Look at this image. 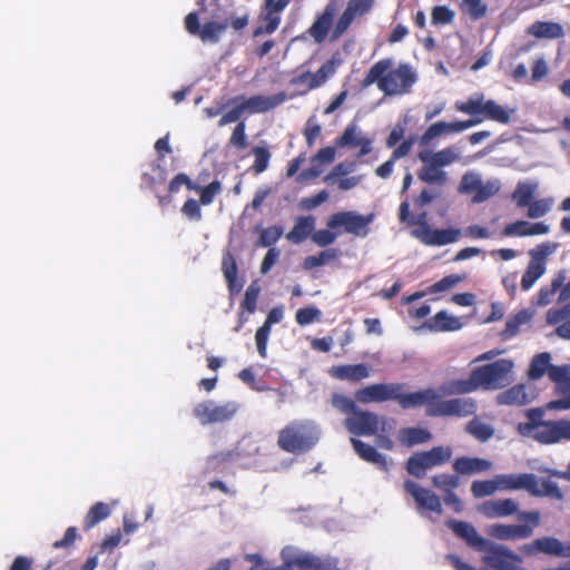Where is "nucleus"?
<instances>
[{
    "instance_id": "a878e982",
    "label": "nucleus",
    "mask_w": 570,
    "mask_h": 570,
    "mask_svg": "<svg viewBox=\"0 0 570 570\" xmlns=\"http://www.w3.org/2000/svg\"><path fill=\"white\" fill-rule=\"evenodd\" d=\"M492 462L483 458L459 456L453 462V470L459 475L483 473L492 469Z\"/></svg>"
},
{
    "instance_id": "4468645a",
    "label": "nucleus",
    "mask_w": 570,
    "mask_h": 570,
    "mask_svg": "<svg viewBox=\"0 0 570 570\" xmlns=\"http://www.w3.org/2000/svg\"><path fill=\"white\" fill-rule=\"evenodd\" d=\"M403 489L413 498L419 512L424 510L436 514L443 513L442 500L432 490L421 487L413 480H405Z\"/></svg>"
},
{
    "instance_id": "0e129e2a",
    "label": "nucleus",
    "mask_w": 570,
    "mask_h": 570,
    "mask_svg": "<svg viewBox=\"0 0 570 570\" xmlns=\"http://www.w3.org/2000/svg\"><path fill=\"white\" fill-rule=\"evenodd\" d=\"M338 230H333V229H320V230H316L312 234V240L317 244L318 246L321 247H325V246H328L331 244H333L337 236H338Z\"/></svg>"
},
{
    "instance_id": "2f4dec72",
    "label": "nucleus",
    "mask_w": 570,
    "mask_h": 570,
    "mask_svg": "<svg viewBox=\"0 0 570 570\" xmlns=\"http://www.w3.org/2000/svg\"><path fill=\"white\" fill-rule=\"evenodd\" d=\"M335 13L334 4H327L324 12L316 19L309 28V35L316 42H322L326 38Z\"/></svg>"
},
{
    "instance_id": "f8f14e48",
    "label": "nucleus",
    "mask_w": 570,
    "mask_h": 570,
    "mask_svg": "<svg viewBox=\"0 0 570 570\" xmlns=\"http://www.w3.org/2000/svg\"><path fill=\"white\" fill-rule=\"evenodd\" d=\"M375 217L374 213L362 215L354 210L337 212L327 219V227L338 230V234L346 233L364 238L370 234V225L374 222Z\"/></svg>"
},
{
    "instance_id": "f704fd0d",
    "label": "nucleus",
    "mask_w": 570,
    "mask_h": 570,
    "mask_svg": "<svg viewBox=\"0 0 570 570\" xmlns=\"http://www.w3.org/2000/svg\"><path fill=\"white\" fill-rule=\"evenodd\" d=\"M478 382L473 379V371L466 380H453L443 384L440 393L443 395L468 394L479 390Z\"/></svg>"
},
{
    "instance_id": "69168bd1",
    "label": "nucleus",
    "mask_w": 570,
    "mask_h": 570,
    "mask_svg": "<svg viewBox=\"0 0 570 570\" xmlns=\"http://www.w3.org/2000/svg\"><path fill=\"white\" fill-rule=\"evenodd\" d=\"M551 200L549 199H538L534 202H531L530 205H528V217L530 218H540L543 217L551 208Z\"/></svg>"
},
{
    "instance_id": "4d7b16f0",
    "label": "nucleus",
    "mask_w": 570,
    "mask_h": 570,
    "mask_svg": "<svg viewBox=\"0 0 570 570\" xmlns=\"http://www.w3.org/2000/svg\"><path fill=\"white\" fill-rule=\"evenodd\" d=\"M481 181V176L478 173H465L461 179L459 191L461 194H471L473 191L475 193L478 187H480Z\"/></svg>"
},
{
    "instance_id": "79ce46f5",
    "label": "nucleus",
    "mask_w": 570,
    "mask_h": 570,
    "mask_svg": "<svg viewBox=\"0 0 570 570\" xmlns=\"http://www.w3.org/2000/svg\"><path fill=\"white\" fill-rule=\"evenodd\" d=\"M419 178L426 184L443 185L446 183V173L432 161L424 163V167L417 174Z\"/></svg>"
},
{
    "instance_id": "052dcab7",
    "label": "nucleus",
    "mask_w": 570,
    "mask_h": 570,
    "mask_svg": "<svg viewBox=\"0 0 570 570\" xmlns=\"http://www.w3.org/2000/svg\"><path fill=\"white\" fill-rule=\"evenodd\" d=\"M331 403L335 409L344 414L353 415L358 409L352 399L342 394H333Z\"/></svg>"
},
{
    "instance_id": "20e7f679",
    "label": "nucleus",
    "mask_w": 570,
    "mask_h": 570,
    "mask_svg": "<svg viewBox=\"0 0 570 570\" xmlns=\"http://www.w3.org/2000/svg\"><path fill=\"white\" fill-rule=\"evenodd\" d=\"M321 439V429L313 420H294L279 432L277 445L287 453L299 454L311 451Z\"/></svg>"
},
{
    "instance_id": "bb28decb",
    "label": "nucleus",
    "mask_w": 570,
    "mask_h": 570,
    "mask_svg": "<svg viewBox=\"0 0 570 570\" xmlns=\"http://www.w3.org/2000/svg\"><path fill=\"white\" fill-rule=\"evenodd\" d=\"M330 374L338 380L357 382L370 376V368L366 364H348L333 366Z\"/></svg>"
},
{
    "instance_id": "0eeeda50",
    "label": "nucleus",
    "mask_w": 570,
    "mask_h": 570,
    "mask_svg": "<svg viewBox=\"0 0 570 570\" xmlns=\"http://www.w3.org/2000/svg\"><path fill=\"white\" fill-rule=\"evenodd\" d=\"M518 520L523 523H494L488 527L487 533L501 541L528 539L533 535L534 529L541 524V513L538 510L521 511L518 513Z\"/></svg>"
},
{
    "instance_id": "de8ad7c7",
    "label": "nucleus",
    "mask_w": 570,
    "mask_h": 570,
    "mask_svg": "<svg viewBox=\"0 0 570 570\" xmlns=\"http://www.w3.org/2000/svg\"><path fill=\"white\" fill-rule=\"evenodd\" d=\"M530 318L531 315L527 311L519 312L507 321L505 328L501 332V337L509 340L515 336L520 331V326L529 322Z\"/></svg>"
},
{
    "instance_id": "1a4fd4ad",
    "label": "nucleus",
    "mask_w": 570,
    "mask_h": 570,
    "mask_svg": "<svg viewBox=\"0 0 570 570\" xmlns=\"http://www.w3.org/2000/svg\"><path fill=\"white\" fill-rule=\"evenodd\" d=\"M513 362L508 358H501L495 362L475 367L473 379L479 387L483 390H500L512 382Z\"/></svg>"
},
{
    "instance_id": "423d86ee",
    "label": "nucleus",
    "mask_w": 570,
    "mask_h": 570,
    "mask_svg": "<svg viewBox=\"0 0 570 570\" xmlns=\"http://www.w3.org/2000/svg\"><path fill=\"white\" fill-rule=\"evenodd\" d=\"M423 391L432 392V395L423 402L426 405V415L430 417H468L474 415L478 406L472 397H455L441 400L442 394L433 389L428 387Z\"/></svg>"
},
{
    "instance_id": "dca6fc26",
    "label": "nucleus",
    "mask_w": 570,
    "mask_h": 570,
    "mask_svg": "<svg viewBox=\"0 0 570 570\" xmlns=\"http://www.w3.org/2000/svg\"><path fill=\"white\" fill-rule=\"evenodd\" d=\"M380 416L373 412L357 409L345 419L344 425L354 435H375L379 432Z\"/></svg>"
},
{
    "instance_id": "72a5a7b5",
    "label": "nucleus",
    "mask_w": 570,
    "mask_h": 570,
    "mask_svg": "<svg viewBox=\"0 0 570 570\" xmlns=\"http://www.w3.org/2000/svg\"><path fill=\"white\" fill-rule=\"evenodd\" d=\"M529 33L540 39H558L564 36L562 26L551 21H537L532 23L529 28Z\"/></svg>"
},
{
    "instance_id": "7c9ffc66",
    "label": "nucleus",
    "mask_w": 570,
    "mask_h": 570,
    "mask_svg": "<svg viewBox=\"0 0 570 570\" xmlns=\"http://www.w3.org/2000/svg\"><path fill=\"white\" fill-rule=\"evenodd\" d=\"M399 442L406 446L424 444L432 440V433L423 428H403L397 433Z\"/></svg>"
},
{
    "instance_id": "6e6d98bb",
    "label": "nucleus",
    "mask_w": 570,
    "mask_h": 570,
    "mask_svg": "<svg viewBox=\"0 0 570 570\" xmlns=\"http://www.w3.org/2000/svg\"><path fill=\"white\" fill-rule=\"evenodd\" d=\"M465 279V275L451 274L430 286V293H440L453 288Z\"/></svg>"
},
{
    "instance_id": "9d476101",
    "label": "nucleus",
    "mask_w": 570,
    "mask_h": 570,
    "mask_svg": "<svg viewBox=\"0 0 570 570\" xmlns=\"http://www.w3.org/2000/svg\"><path fill=\"white\" fill-rule=\"evenodd\" d=\"M453 454L450 445L433 446L429 451L415 452L405 462L406 472L416 478L425 476L426 471L448 463Z\"/></svg>"
},
{
    "instance_id": "864d4df0",
    "label": "nucleus",
    "mask_w": 570,
    "mask_h": 570,
    "mask_svg": "<svg viewBox=\"0 0 570 570\" xmlns=\"http://www.w3.org/2000/svg\"><path fill=\"white\" fill-rule=\"evenodd\" d=\"M546 321L549 325H557L570 321V302L561 307H552L547 312Z\"/></svg>"
},
{
    "instance_id": "4be33fe9",
    "label": "nucleus",
    "mask_w": 570,
    "mask_h": 570,
    "mask_svg": "<svg viewBox=\"0 0 570 570\" xmlns=\"http://www.w3.org/2000/svg\"><path fill=\"white\" fill-rule=\"evenodd\" d=\"M351 443L355 453L365 462L376 465L380 470L389 472L392 460L380 453L373 445L363 442L360 439L352 438Z\"/></svg>"
},
{
    "instance_id": "cd10ccee",
    "label": "nucleus",
    "mask_w": 570,
    "mask_h": 570,
    "mask_svg": "<svg viewBox=\"0 0 570 570\" xmlns=\"http://www.w3.org/2000/svg\"><path fill=\"white\" fill-rule=\"evenodd\" d=\"M222 272L227 282L229 292L239 293L243 288V283L237 279L238 266L230 252H225L223 255Z\"/></svg>"
},
{
    "instance_id": "b1692460",
    "label": "nucleus",
    "mask_w": 570,
    "mask_h": 570,
    "mask_svg": "<svg viewBox=\"0 0 570 570\" xmlns=\"http://www.w3.org/2000/svg\"><path fill=\"white\" fill-rule=\"evenodd\" d=\"M535 394L525 384H517L497 395L500 405L523 406L531 403Z\"/></svg>"
},
{
    "instance_id": "58836bf2",
    "label": "nucleus",
    "mask_w": 570,
    "mask_h": 570,
    "mask_svg": "<svg viewBox=\"0 0 570 570\" xmlns=\"http://www.w3.org/2000/svg\"><path fill=\"white\" fill-rule=\"evenodd\" d=\"M228 28V20L223 22L208 21L202 27L199 38L203 42L217 43Z\"/></svg>"
},
{
    "instance_id": "3c124183",
    "label": "nucleus",
    "mask_w": 570,
    "mask_h": 570,
    "mask_svg": "<svg viewBox=\"0 0 570 570\" xmlns=\"http://www.w3.org/2000/svg\"><path fill=\"white\" fill-rule=\"evenodd\" d=\"M110 514L109 507L104 502H98L92 505L85 519V527L90 529L95 527L98 522L106 519Z\"/></svg>"
},
{
    "instance_id": "774afa93",
    "label": "nucleus",
    "mask_w": 570,
    "mask_h": 570,
    "mask_svg": "<svg viewBox=\"0 0 570 570\" xmlns=\"http://www.w3.org/2000/svg\"><path fill=\"white\" fill-rule=\"evenodd\" d=\"M549 379L556 384V386L562 384L570 377L569 365H551L548 373Z\"/></svg>"
},
{
    "instance_id": "c9c22d12",
    "label": "nucleus",
    "mask_w": 570,
    "mask_h": 570,
    "mask_svg": "<svg viewBox=\"0 0 570 570\" xmlns=\"http://www.w3.org/2000/svg\"><path fill=\"white\" fill-rule=\"evenodd\" d=\"M465 432L473 436L479 442H488L494 435V428L483 422L480 417L475 416L471 421H469L465 425Z\"/></svg>"
},
{
    "instance_id": "5701e85b",
    "label": "nucleus",
    "mask_w": 570,
    "mask_h": 570,
    "mask_svg": "<svg viewBox=\"0 0 570 570\" xmlns=\"http://www.w3.org/2000/svg\"><path fill=\"white\" fill-rule=\"evenodd\" d=\"M478 510L489 519L507 518L520 512L518 502L510 498L485 501Z\"/></svg>"
},
{
    "instance_id": "c03bdc74",
    "label": "nucleus",
    "mask_w": 570,
    "mask_h": 570,
    "mask_svg": "<svg viewBox=\"0 0 570 570\" xmlns=\"http://www.w3.org/2000/svg\"><path fill=\"white\" fill-rule=\"evenodd\" d=\"M432 485L440 490L441 492H450L460 487L461 480L460 475L455 472V474L450 473H439L432 476L431 479Z\"/></svg>"
},
{
    "instance_id": "f257e3e1",
    "label": "nucleus",
    "mask_w": 570,
    "mask_h": 570,
    "mask_svg": "<svg viewBox=\"0 0 570 570\" xmlns=\"http://www.w3.org/2000/svg\"><path fill=\"white\" fill-rule=\"evenodd\" d=\"M393 63L392 58L375 62L362 80V88L376 83L385 96H402L411 92L417 81L416 70L407 62H402L392 69Z\"/></svg>"
},
{
    "instance_id": "13d9d810",
    "label": "nucleus",
    "mask_w": 570,
    "mask_h": 570,
    "mask_svg": "<svg viewBox=\"0 0 570 570\" xmlns=\"http://www.w3.org/2000/svg\"><path fill=\"white\" fill-rule=\"evenodd\" d=\"M356 164L354 161L351 163H340L333 167V169L324 177V181L326 184H334L340 177H343L352 171H354Z\"/></svg>"
},
{
    "instance_id": "e433bc0d",
    "label": "nucleus",
    "mask_w": 570,
    "mask_h": 570,
    "mask_svg": "<svg viewBox=\"0 0 570 570\" xmlns=\"http://www.w3.org/2000/svg\"><path fill=\"white\" fill-rule=\"evenodd\" d=\"M567 278V273L566 271H560L556 277L552 279L551 282V285L550 286H547V287H541L539 293H538V297H537V302L535 304L538 306H547L549 305L552 299H553V296L556 295V293L561 288V286L563 285L564 281Z\"/></svg>"
},
{
    "instance_id": "c85d7f7f",
    "label": "nucleus",
    "mask_w": 570,
    "mask_h": 570,
    "mask_svg": "<svg viewBox=\"0 0 570 570\" xmlns=\"http://www.w3.org/2000/svg\"><path fill=\"white\" fill-rule=\"evenodd\" d=\"M460 158V150L455 146L446 147L440 151L431 154L422 151L419 154V159L422 163L432 161L438 167H445L456 161Z\"/></svg>"
},
{
    "instance_id": "4c0bfd02",
    "label": "nucleus",
    "mask_w": 570,
    "mask_h": 570,
    "mask_svg": "<svg viewBox=\"0 0 570 570\" xmlns=\"http://www.w3.org/2000/svg\"><path fill=\"white\" fill-rule=\"evenodd\" d=\"M556 394L560 399L552 400L546 404L548 411H567L570 410V377L562 384L554 387Z\"/></svg>"
},
{
    "instance_id": "a18cd8bd",
    "label": "nucleus",
    "mask_w": 570,
    "mask_h": 570,
    "mask_svg": "<svg viewBox=\"0 0 570 570\" xmlns=\"http://www.w3.org/2000/svg\"><path fill=\"white\" fill-rule=\"evenodd\" d=\"M338 254L340 252L336 248H328L322 250L318 255H311L305 257L303 262V267L308 271L315 267L326 265L331 261L337 258Z\"/></svg>"
},
{
    "instance_id": "6ab92c4d",
    "label": "nucleus",
    "mask_w": 570,
    "mask_h": 570,
    "mask_svg": "<svg viewBox=\"0 0 570 570\" xmlns=\"http://www.w3.org/2000/svg\"><path fill=\"white\" fill-rule=\"evenodd\" d=\"M482 119H469L463 121H438L432 124L421 136L420 144L428 146L434 138L444 134H458L462 132L471 127L479 125Z\"/></svg>"
},
{
    "instance_id": "a19ab883",
    "label": "nucleus",
    "mask_w": 570,
    "mask_h": 570,
    "mask_svg": "<svg viewBox=\"0 0 570 570\" xmlns=\"http://www.w3.org/2000/svg\"><path fill=\"white\" fill-rule=\"evenodd\" d=\"M501 491L498 474L491 480H475L471 484L472 495L476 499L493 495Z\"/></svg>"
},
{
    "instance_id": "338daca9",
    "label": "nucleus",
    "mask_w": 570,
    "mask_h": 570,
    "mask_svg": "<svg viewBox=\"0 0 570 570\" xmlns=\"http://www.w3.org/2000/svg\"><path fill=\"white\" fill-rule=\"evenodd\" d=\"M321 316V311L316 307H304L299 308L296 312L295 320L296 322L302 325H308L318 320Z\"/></svg>"
},
{
    "instance_id": "49530a36",
    "label": "nucleus",
    "mask_w": 570,
    "mask_h": 570,
    "mask_svg": "<svg viewBox=\"0 0 570 570\" xmlns=\"http://www.w3.org/2000/svg\"><path fill=\"white\" fill-rule=\"evenodd\" d=\"M546 271L547 266H542L541 264L530 261L521 278V288L523 291H529L535 282L544 275Z\"/></svg>"
},
{
    "instance_id": "c756f323",
    "label": "nucleus",
    "mask_w": 570,
    "mask_h": 570,
    "mask_svg": "<svg viewBox=\"0 0 570 570\" xmlns=\"http://www.w3.org/2000/svg\"><path fill=\"white\" fill-rule=\"evenodd\" d=\"M314 228L315 218L313 216H301L295 220L294 227L287 233L286 238L293 244H302Z\"/></svg>"
},
{
    "instance_id": "f3484780",
    "label": "nucleus",
    "mask_w": 570,
    "mask_h": 570,
    "mask_svg": "<svg viewBox=\"0 0 570 570\" xmlns=\"http://www.w3.org/2000/svg\"><path fill=\"white\" fill-rule=\"evenodd\" d=\"M374 4L375 0H348L345 10L335 24L334 37H341L355 19L370 13Z\"/></svg>"
},
{
    "instance_id": "8fccbe9b",
    "label": "nucleus",
    "mask_w": 570,
    "mask_h": 570,
    "mask_svg": "<svg viewBox=\"0 0 570 570\" xmlns=\"http://www.w3.org/2000/svg\"><path fill=\"white\" fill-rule=\"evenodd\" d=\"M500 188L501 184L498 179H491L488 181L482 180L472 198V202L475 204L483 203L494 196Z\"/></svg>"
},
{
    "instance_id": "ea45409f",
    "label": "nucleus",
    "mask_w": 570,
    "mask_h": 570,
    "mask_svg": "<svg viewBox=\"0 0 570 570\" xmlns=\"http://www.w3.org/2000/svg\"><path fill=\"white\" fill-rule=\"evenodd\" d=\"M551 354L548 352L535 355L530 364L528 376L530 380L537 381L541 379L546 373H549L551 367Z\"/></svg>"
},
{
    "instance_id": "9b49d317",
    "label": "nucleus",
    "mask_w": 570,
    "mask_h": 570,
    "mask_svg": "<svg viewBox=\"0 0 570 570\" xmlns=\"http://www.w3.org/2000/svg\"><path fill=\"white\" fill-rule=\"evenodd\" d=\"M455 109L460 112L476 116L483 115L485 118L500 122L509 124L511 119V112L494 100H484V95L476 92L469 97L466 101H456L454 105Z\"/></svg>"
},
{
    "instance_id": "37998d69",
    "label": "nucleus",
    "mask_w": 570,
    "mask_h": 570,
    "mask_svg": "<svg viewBox=\"0 0 570 570\" xmlns=\"http://www.w3.org/2000/svg\"><path fill=\"white\" fill-rule=\"evenodd\" d=\"M538 184L535 183H519L512 194V199L515 200L518 207L523 208L532 202Z\"/></svg>"
},
{
    "instance_id": "7ed1b4c3",
    "label": "nucleus",
    "mask_w": 570,
    "mask_h": 570,
    "mask_svg": "<svg viewBox=\"0 0 570 570\" xmlns=\"http://www.w3.org/2000/svg\"><path fill=\"white\" fill-rule=\"evenodd\" d=\"M402 383H377L360 389L355 393V399L361 403L397 401L402 409H412L423 405V402L432 395L429 391H416L403 393Z\"/></svg>"
},
{
    "instance_id": "680f3d73",
    "label": "nucleus",
    "mask_w": 570,
    "mask_h": 570,
    "mask_svg": "<svg viewBox=\"0 0 570 570\" xmlns=\"http://www.w3.org/2000/svg\"><path fill=\"white\" fill-rule=\"evenodd\" d=\"M261 288L257 283H252L244 295V299L242 302V306L249 313H254L256 311V303L259 295Z\"/></svg>"
},
{
    "instance_id": "5fc2aeb1",
    "label": "nucleus",
    "mask_w": 570,
    "mask_h": 570,
    "mask_svg": "<svg viewBox=\"0 0 570 570\" xmlns=\"http://www.w3.org/2000/svg\"><path fill=\"white\" fill-rule=\"evenodd\" d=\"M284 229L281 226H269L262 229L258 245L263 247L273 246L283 235Z\"/></svg>"
},
{
    "instance_id": "aec40b11",
    "label": "nucleus",
    "mask_w": 570,
    "mask_h": 570,
    "mask_svg": "<svg viewBox=\"0 0 570 570\" xmlns=\"http://www.w3.org/2000/svg\"><path fill=\"white\" fill-rule=\"evenodd\" d=\"M445 524L458 538L463 540L470 548L479 552L483 551V548L489 541L479 534L475 527L470 522L451 519L448 520Z\"/></svg>"
},
{
    "instance_id": "6e6552de",
    "label": "nucleus",
    "mask_w": 570,
    "mask_h": 570,
    "mask_svg": "<svg viewBox=\"0 0 570 570\" xmlns=\"http://www.w3.org/2000/svg\"><path fill=\"white\" fill-rule=\"evenodd\" d=\"M409 225L416 226L410 234L425 246H444L453 244L458 242L462 235L460 228L432 229L428 222L426 212L412 215Z\"/></svg>"
},
{
    "instance_id": "bf43d9fd",
    "label": "nucleus",
    "mask_w": 570,
    "mask_h": 570,
    "mask_svg": "<svg viewBox=\"0 0 570 570\" xmlns=\"http://www.w3.org/2000/svg\"><path fill=\"white\" fill-rule=\"evenodd\" d=\"M462 8L473 20H479L487 13V6L482 0H463Z\"/></svg>"
},
{
    "instance_id": "f03ea898",
    "label": "nucleus",
    "mask_w": 570,
    "mask_h": 570,
    "mask_svg": "<svg viewBox=\"0 0 570 570\" xmlns=\"http://www.w3.org/2000/svg\"><path fill=\"white\" fill-rule=\"evenodd\" d=\"M544 410L533 407L525 411L527 422L517 425L518 433L540 444H556L562 441H570V420H542Z\"/></svg>"
},
{
    "instance_id": "a211bd4d",
    "label": "nucleus",
    "mask_w": 570,
    "mask_h": 570,
    "mask_svg": "<svg viewBox=\"0 0 570 570\" xmlns=\"http://www.w3.org/2000/svg\"><path fill=\"white\" fill-rule=\"evenodd\" d=\"M286 100L287 95L282 91L272 96L256 95L249 98L239 96L230 99L229 104L242 101L245 111L249 114H262L276 108Z\"/></svg>"
},
{
    "instance_id": "09e8293b",
    "label": "nucleus",
    "mask_w": 570,
    "mask_h": 570,
    "mask_svg": "<svg viewBox=\"0 0 570 570\" xmlns=\"http://www.w3.org/2000/svg\"><path fill=\"white\" fill-rule=\"evenodd\" d=\"M558 244L552 242H544L537 245L534 248L529 250L530 261L547 266V258L556 253Z\"/></svg>"
},
{
    "instance_id": "473e14b6",
    "label": "nucleus",
    "mask_w": 570,
    "mask_h": 570,
    "mask_svg": "<svg viewBox=\"0 0 570 570\" xmlns=\"http://www.w3.org/2000/svg\"><path fill=\"white\" fill-rule=\"evenodd\" d=\"M294 567H297L302 570H331L332 567H335V559L328 558L326 560H322L312 553L298 552V554L295 557Z\"/></svg>"
},
{
    "instance_id": "e2e57ef3",
    "label": "nucleus",
    "mask_w": 570,
    "mask_h": 570,
    "mask_svg": "<svg viewBox=\"0 0 570 570\" xmlns=\"http://www.w3.org/2000/svg\"><path fill=\"white\" fill-rule=\"evenodd\" d=\"M246 125L244 121H239L233 130V134L229 138V144L236 147L239 150H243L247 147V136H246Z\"/></svg>"
},
{
    "instance_id": "393cba45",
    "label": "nucleus",
    "mask_w": 570,
    "mask_h": 570,
    "mask_svg": "<svg viewBox=\"0 0 570 570\" xmlns=\"http://www.w3.org/2000/svg\"><path fill=\"white\" fill-rule=\"evenodd\" d=\"M463 324L456 316L446 311L438 312L433 317L426 320L421 326L422 330L430 332H452L462 328Z\"/></svg>"
},
{
    "instance_id": "412c9836",
    "label": "nucleus",
    "mask_w": 570,
    "mask_h": 570,
    "mask_svg": "<svg viewBox=\"0 0 570 570\" xmlns=\"http://www.w3.org/2000/svg\"><path fill=\"white\" fill-rule=\"evenodd\" d=\"M335 144L340 148H354L360 146L358 157H363L372 151V139L364 137L356 125H348L336 139Z\"/></svg>"
},
{
    "instance_id": "39448f33",
    "label": "nucleus",
    "mask_w": 570,
    "mask_h": 570,
    "mask_svg": "<svg viewBox=\"0 0 570 570\" xmlns=\"http://www.w3.org/2000/svg\"><path fill=\"white\" fill-rule=\"evenodd\" d=\"M501 491L525 490L535 498L562 500L563 493L554 481H540L533 473L498 474Z\"/></svg>"
},
{
    "instance_id": "ddd939ff",
    "label": "nucleus",
    "mask_w": 570,
    "mask_h": 570,
    "mask_svg": "<svg viewBox=\"0 0 570 570\" xmlns=\"http://www.w3.org/2000/svg\"><path fill=\"white\" fill-rule=\"evenodd\" d=\"M239 410V404L235 401H228L224 404H217L208 400L198 403L194 407V415L203 425L223 423L232 420Z\"/></svg>"
},
{
    "instance_id": "2eb2a0df",
    "label": "nucleus",
    "mask_w": 570,
    "mask_h": 570,
    "mask_svg": "<svg viewBox=\"0 0 570 570\" xmlns=\"http://www.w3.org/2000/svg\"><path fill=\"white\" fill-rule=\"evenodd\" d=\"M520 550L525 556L544 553L559 558H570V543L564 544L554 537L534 539L533 541L523 544Z\"/></svg>"
},
{
    "instance_id": "603ef678",
    "label": "nucleus",
    "mask_w": 570,
    "mask_h": 570,
    "mask_svg": "<svg viewBox=\"0 0 570 570\" xmlns=\"http://www.w3.org/2000/svg\"><path fill=\"white\" fill-rule=\"evenodd\" d=\"M252 154L255 157L252 170L257 175L264 173L269 166L271 151L266 147L255 146L252 149Z\"/></svg>"
}]
</instances>
